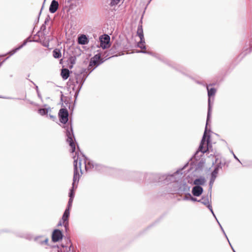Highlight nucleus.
I'll return each mask as SVG.
<instances>
[{
    "instance_id": "f257e3e1",
    "label": "nucleus",
    "mask_w": 252,
    "mask_h": 252,
    "mask_svg": "<svg viewBox=\"0 0 252 252\" xmlns=\"http://www.w3.org/2000/svg\"><path fill=\"white\" fill-rule=\"evenodd\" d=\"M207 89L208 91V95L209 98L208 100V107L206 127L198 150L196 151L195 154V156H196L200 152L201 153V155H200L201 156L202 154H204L208 150V143H206L205 138L206 136L207 127L209 120L211 117L212 112V107L211 106V96L215 95L216 92V90L215 88L209 89L208 86L207 87ZM207 142H208V141H207Z\"/></svg>"
},
{
    "instance_id": "f03ea898",
    "label": "nucleus",
    "mask_w": 252,
    "mask_h": 252,
    "mask_svg": "<svg viewBox=\"0 0 252 252\" xmlns=\"http://www.w3.org/2000/svg\"><path fill=\"white\" fill-rule=\"evenodd\" d=\"M179 173V171H176L172 175H159L157 174L149 173L145 175V179L153 182H159L162 180L164 181L165 183L169 182H178L175 176Z\"/></svg>"
},
{
    "instance_id": "7ed1b4c3",
    "label": "nucleus",
    "mask_w": 252,
    "mask_h": 252,
    "mask_svg": "<svg viewBox=\"0 0 252 252\" xmlns=\"http://www.w3.org/2000/svg\"><path fill=\"white\" fill-rule=\"evenodd\" d=\"M74 158V175H73V183H72V187L70 189L69 193V198H72L73 199L74 197V192L73 191L75 184L76 182H78L80 178V175L79 174V171L80 170L81 173H82L81 165V160L80 159V158L77 156V158L76 159V157L74 156L73 157Z\"/></svg>"
},
{
    "instance_id": "20e7f679",
    "label": "nucleus",
    "mask_w": 252,
    "mask_h": 252,
    "mask_svg": "<svg viewBox=\"0 0 252 252\" xmlns=\"http://www.w3.org/2000/svg\"><path fill=\"white\" fill-rule=\"evenodd\" d=\"M66 135L67 136V141L69 143L71 147V152L73 153L75 150V145L74 143L75 140L74 136L73 133V130L71 126L67 127L66 129Z\"/></svg>"
},
{
    "instance_id": "39448f33",
    "label": "nucleus",
    "mask_w": 252,
    "mask_h": 252,
    "mask_svg": "<svg viewBox=\"0 0 252 252\" xmlns=\"http://www.w3.org/2000/svg\"><path fill=\"white\" fill-rule=\"evenodd\" d=\"M198 202L201 203L204 205H206L207 207V208L209 209V210L211 211V212L212 213L214 217H215V215L214 213L212 205L211 204V192H210L209 196L207 195V196H203L201 199L198 200Z\"/></svg>"
},
{
    "instance_id": "423d86ee",
    "label": "nucleus",
    "mask_w": 252,
    "mask_h": 252,
    "mask_svg": "<svg viewBox=\"0 0 252 252\" xmlns=\"http://www.w3.org/2000/svg\"><path fill=\"white\" fill-rule=\"evenodd\" d=\"M100 46L103 49L110 46V37L108 35L104 34L99 37Z\"/></svg>"
},
{
    "instance_id": "0eeeda50",
    "label": "nucleus",
    "mask_w": 252,
    "mask_h": 252,
    "mask_svg": "<svg viewBox=\"0 0 252 252\" xmlns=\"http://www.w3.org/2000/svg\"><path fill=\"white\" fill-rule=\"evenodd\" d=\"M60 120L62 123L65 124L68 120V113L66 109L62 108L59 112Z\"/></svg>"
},
{
    "instance_id": "6e6552de",
    "label": "nucleus",
    "mask_w": 252,
    "mask_h": 252,
    "mask_svg": "<svg viewBox=\"0 0 252 252\" xmlns=\"http://www.w3.org/2000/svg\"><path fill=\"white\" fill-rule=\"evenodd\" d=\"M103 62V61H101L100 55L97 54L91 59L90 62L89 66H94L95 68L100 63H102Z\"/></svg>"
},
{
    "instance_id": "1a4fd4ad",
    "label": "nucleus",
    "mask_w": 252,
    "mask_h": 252,
    "mask_svg": "<svg viewBox=\"0 0 252 252\" xmlns=\"http://www.w3.org/2000/svg\"><path fill=\"white\" fill-rule=\"evenodd\" d=\"M87 77L86 72H82L76 75L75 79L77 84H79L78 88L79 90L81 88L83 83Z\"/></svg>"
},
{
    "instance_id": "9d476101",
    "label": "nucleus",
    "mask_w": 252,
    "mask_h": 252,
    "mask_svg": "<svg viewBox=\"0 0 252 252\" xmlns=\"http://www.w3.org/2000/svg\"><path fill=\"white\" fill-rule=\"evenodd\" d=\"M82 157L84 158V162L85 165V169L86 170H88L92 168H95V169H99V167L101 166L100 165L97 164L94 165L93 161L90 160L84 155L82 156Z\"/></svg>"
},
{
    "instance_id": "9b49d317",
    "label": "nucleus",
    "mask_w": 252,
    "mask_h": 252,
    "mask_svg": "<svg viewBox=\"0 0 252 252\" xmlns=\"http://www.w3.org/2000/svg\"><path fill=\"white\" fill-rule=\"evenodd\" d=\"M63 237L62 232L59 229H55L52 234V240L54 242H57L62 240Z\"/></svg>"
},
{
    "instance_id": "f8f14e48",
    "label": "nucleus",
    "mask_w": 252,
    "mask_h": 252,
    "mask_svg": "<svg viewBox=\"0 0 252 252\" xmlns=\"http://www.w3.org/2000/svg\"><path fill=\"white\" fill-rule=\"evenodd\" d=\"M175 185H177L178 188L174 189V190L179 192L188 191L189 190V187L186 184L183 183H176Z\"/></svg>"
},
{
    "instance_id": "ddd939ff",
    "label": "nucleus",
    "mask_w": 252,
    "mask_h": 252,
    "mask_svg": "<svg viewBox=\"0 0 252 252\" xmlns=\"http://www.w3.org/2000/svg\"><path fill=\"white\" fill-rule=\"evenodd\" d=\"M28 42H32V34H31L30 35V36L23 41V43L21 45H20L18 47H16V48L13 49L11 51H9L8 54H9L10 55V56L13 55L16 52H17L18 50H19L20 49L22 48L24 46H25Z\"/></svg>"
},
{
    "instance_id": "4468645a",
    "label": "nucleus",
    "mask_w": 252,
    "mask_h": 252,
    "mask_svg": "<svg viewBox=\"0 0 252 252\" xmlns=\"http://www.w3.org/2000/svg\"><path fill=\"white\" fill-rule=\"evenodd\" d=\"M121 50V44L118 42L115 43L110 50L109 51V54L112 55V57L117 56L115 54L119 52Z\"/></svg>"
},
{
    "instance_id": "2eb2a0df",
    "label": "nucleus",
    "mask_w": 252,
    "mask_h": 252,
    "mask_svg": "<svg viewBox=\"0 0 252 252\" xmlns=\"http://www.w3.org/2000/svg\"><path fill=\"white\" fill-rule=\"evenodd\" d=\"M69 214L70 210H69V208H66L62 217L63 223L66 229L68 225V219L69 218Z\"/></svg>"
},
{
    "instance_id": "dca6fc26",
    "label": "nucleus",
    "mask_w": 252,
    "mask_h": 252,
    "mask_svg": "<svg viewBox=\"0 0 252 252\" xmlns=\"http://www.w3.org/2000/svg\"><path fill=\"white\" fill-rule=\"evenodd\" d=\"M203 188L199 186H195L193 187L192 189V193L194 196H199L203 192Z\"/></svg>"
},
{
    "instance_id": "f3484780",
    "label": "nucleus",
    "mask_w": 252,
    "mask_h": 252,
    "mask_svg": "<svg viewBox=\"0 0 252 252\" xmlns=\"http://www.w3.org/2000/svg\"><path fill=\"white\" fill-rule=\"evenodd\" d=\"M59 7V3L56 0H53L49 7V11L51 13H55Z\"/></svg>"
},
{
    "instance_id": "a211bd4d",
    "label": "nucleus",
    "mask_w": 252,
    "mask_h": 252,
    "mask_svg": "<svg viewBox=\"0 0 252 252\" xmlns=\"http://www.w3.org/2000/svg\"><path fill=\"white\" fill-rule=\"evenodd\" d=\"M89 39L85 34H82L78 37V43L79 44L85 45L88 43Z\"/></svg>"
},
{
    "instance_id": "6ab92c4d",
    "label": "nucleus",
    "mask_w": 252,
    "mask_h": 252,
    "mask_svg": "<svg viewBox=\"0 0 252 252\" xmlns=\"http://www.w3.org/2000/svg\"><path fill=\"white\" fill-rule=\"evenodd\" d=\"M61 75L62 78L64 80H66L68 78L69 75V71L67 68H63L62 69Z\"/></svg>"
},
{
    "instance_id": "aec40b11",
    "label": "nucleus",
    "mask_w": 252,
    "mask_h": 252,
    "mask_svg": "<svg viewBox=\"0 0 252 252\" xmlns=\"http://www.w3.org/2000/svg\"><path fill=\"white\" fill-rule=\"evenodd\" d=\"M205 183V179L203 177H201L200 178L196 179L193 181V184L196 186L202 185L204 184Z\"/></svg>"
},
{
    "instance_id": "412c9836",
    "label": "nucleus",
    "mask_w": 252,
    "mask_h": 252,
    "mask_svg": "<svg viewBox=\"0 0 252 252\" xmlns=\"http://www.w3.org/2000/svg\"><path fill=\"white\" fill-rule=\"evenodd\" d=\"M137 34L141 40H143V38H144V37L142 25L138 26L137 31Z\"/></svg>"
},
{
    "instance_id": "4be33fe9",
    "label": "nucleus",
    "mask_w": 252,
    "mask_h": 252,
    "mask_svg": "<svg viewBox=\"0 0 252 252\" xmlns=\"http://www.w3.org/2000/svg\"><path fill=\"white\" fill-rule=\"evenodd\" d=\"M220 168V165H218L215 167V168L214 169L213 171L212 172L211 178L216 179V178L217 176V175L218 174V172H219V170Z\"/></svg>"
},
{
    "instance_id": "5701e85b",
    "label": "nucleus",
    "mask_w": 252,
    "mask_h": 252,
    "mask_svg": "<svg viewBox=\"0 0 252 252\" xmlns=\"http://www.w3.org/2000/svg\"><path fill=\"white\" fill-rule=\"evenodd\" d=\"M53 56L56 59H59L61 57V51L58 49H55L53 51Z\"/></svg>"
},
{
    "instance_id": "b1692460",
    "label": "nucleus",
    "mask_w": 252,
    "mask_h": 252,
    "mask_svg": "<svg viewBox=\"0 0 252 252\" xmlns=\"http://www.w3.org/2000/svg\"><path fill=\"white\" fill-rule=\"evenodd\" d=\"M35 240L39 241V243L41 244H45L48 245V239L46 237H40L38 239H36Z\"/></svg>"
},
{
    "instance_id": "393cba45",
    "label": "nucleus",
    "mask_w": 252,
    "mask_h": 252,
    "mask_svg": "<svg viewBox=\"0 0 252 252\" xmlns=\"http://www.w3.org/2000/svg\"><path fill=\"white\" fill-rule=\"evenodd\" d=\"M76 58L75 57L71 56L68 59V63L70 64L69 65V67L72 68L73 65L75 63Z\"/></svg>"
},
{
    "instance_id": "a878e982",
    "label": "nucleus",
    "mask_w": 252,
    "mask_h": 252,
    "mask_svg": "<svg viewBox=\"0 0 252 252\" xmlns=\"http://www.w3.org/2000/svg\"><path fill=\"white\" fill-rule=\"evenodd\" d=\"M137 46L138 47L140 48L141 49H146V45L144 38H143V40L140 39V41L138 42Z\"/></svg>"
},
{
    "instance_id": "bb28decb",
    "label": "nucleus",
    "mask_w": 252,
    "mask_h": 252,
    "mask_svg": "<svg viewBox=\"0 0 252 252\" xmlns=\"http://www.w3.org/2000/svg\"><path fill=\"white\" fill-rule=\"evenodd\" d=\"M38 113L41 115H44L48 113V110L45 108H41L38 110Z\"/></svg>"
},
{
    "instance_id": "cd10ccee",
    "label": "nucleus",
    "mask_w": 252,
    "mask_h": 252,
    "mask_svg": "<svg viewBox=\"0 0 252 252\" xmlns=\"http://www.w3.org/2000/svg\"><path fill=\"white\" fill-rule=\"evenodd\" d=\"M73 200V199H72V198H69V201L68 202V206L66 208H69V210H70V208L72 206V204Z\"/></svg>"
},
{
    "instance_id": "c85d7f7f",
    "label": "nucleus",
    "mask_w": 252,
    "mask_h": 252,
    "mask_svg": "<svg viewBox=\"0 0 252 252\" xmlns=\"http://www.w3.org/2000/svg\"><path fill=\"white\" fill-rule=\"evenodd\" d=\"M120 0H111L110 4L112 6L115 5L117 4L120 2Z\"/></svg>"
},
{
    "instance_id": "c756f323",
    "label": "nucleus",
    "mask_w": 252,
    "mask_h": 252,
    "mask_svg": "<svg viewBox=\"0 0 252 252\" xmlns=\"http://www.w3.org/2000/svg\"><path fill=\"white\" fill-rule=\"evenodd\" d=\"M35 89H36V93H37V95H38V97L41 99V94L39 92V91L38 90V88L37 86L35 85Z\"/></svg>"
},
{
    "instance_id": "7c9ffc66",
    "label": "nucleus",
    "mask_w": 252,
    "mask_h": 252,
    "mask_svg": "<svg viewBox=\"0 0 252 252\" xmlns=\"http://www.w3.org/2000/svg\"><path fill=\"white\" fill-rule=\"evenodd\" d=\"M189 197L190 200H191L192 201H198V200H197V198L192 197L190 193H189Z\"/></svg>"
},
{
    "instance_id": "2f4dec72",
    "label": "nucleus",
    "mask_w": 252,
    "mask_h": 252,
    "mask_svg": "<svg viewBox=\"0 0 252 252\" xmlns=\"http://www.w3.org/2000/svg\"><path fill=\"white\" fill-rule=\"evenodd\" d=\"M216 179H212V178H211L210 179V183H209V186H210V189H212V187L213 186V185L215 182Z\"/></svg>"
},
{
    "instance_id": "473e14b6",
    "label": "nucleus",
    "mask_w": 252,
    "mask_h": 252,
    "mask_svg": "<svg viewBox=\"0 0 252 252\" xmlns=\"http://www.w3.org/2000/svg\"><path fill=\"white\" fill-rule=\"evenodd\" d=\"M137 52H138V53H147V54H151V55H154V54H153L152 53L150 52H147V51H144V50H142V51H138Z\"/></svg>"
},
{
    "instance_id": "72a5a7b5",
    "label": "nucleus",
    "mask_w": 252,
    "mask_h": 252,
    "mask_svg": "<svg viewBox=\"0 0 252 252\" xmlns=\"http://www.w3.org/2000/svg\"><path fill=\"white\" fill-rule=\"evenodd\" d=\"M183 199L184 200H189V193L186 194L185 195V196L184 197Z\"/></svg>"
},
{
    "instance_id": "f704fd0d",
    "label": "nucleus",
    "mask_w": 252,
    "mask_h": 252,
    "mask_svg": "<svg viewBox=\"0 0 252 252\" xmlns=\"http://www.w3.org/2000/svg\"><path fill=\"white\" fill-rule=\"evenodd\" d=\"M220 229H221V231H222L223 233L224 234V235H225V237H226V239H227V240H228V242H229V244H230V245H231V244H230V243L229 242V240H228V238H227V236H226V234H225V232H224V230H223V228H220Z\"/></svg>"
},
{
    "instance_id": "c9c22d12",
    "label": "nucleus",
    "mask_w": 252,
    "mask_h": 252,
    "mask_svg": "<svg viewBox=\"0 0 252 252\" xmlns=\"http://www.w3.org/2000/svg\"><path fill=\"white\" fill-rule=\"evenodd\" d=\"M32 41H38V40L36 39V37L35 35L32 37Z\"/></svg>"
},
{
    "instance_id": "e433bc0d",
    "label": "nucleus",
    "mask_w": 252,
    "mask_h": 252,
    "mask_svg": "<svg viewBox=\"0 0 252 252\" xmlns=\"http://www.w3.org/2000/svg\"><path fill=\"white\" fill-rule=\"evenodd\" d=\"M49 117H50V118L51 119H52V120H54L55 119V118H56V117H55V116H53V115H49Z\"/></svg>"
},
{
    "instance_id": "4c0bfd02",
    "label": "nucleus",
    "mask_w": 252,
    "mask_h": 252,
    "mask_svg": "<svg viewBox=\"0 0 252 252\" xmlns=\"http://www.w3.org/2000/svg\"><path fill=\"white\" fill-rule=\"evenodd\" d=\"M232 153L233 154V156L234 157V158L237 159L238 161H239V162H240V161L239 160V159L237 158V157L234 155V154L233 153V152L232 151Z\"/></svg>"
},
{
    "instance_id": "58836bf2",
    "label": "nucleus",
    "mask_w": 252,
    "mask_h": 252,
    "mask_svg": "<svg viewBox=\"0 0 252 252\" xmlns=\"http://www.w3.org/2000/svg\"><path fill=\"white\" fill-rule=\"evenodd\" d=\"M214 217L216 218V220H217V222H218V223H219V225H220V228H222V226H221V225H220V222H219V221L216 218V216H215V217Z\"/></svg>"
},
{
    "instance_id": "ea45409f",
    "label": "nucleus",
    "mask_w": 252,
    "mask_h": 252,
    "mask_svg": "<svg viewBox=\"0 0 252 252\" xmlns=\"http://www.w3.org/2000/svg\"><path fill=\"white\" fill-rule=\"evenodd\" d=\"M214 217L216 218V220H217V222H218V223H219V225H220V228H222V226H221V225H220V222H219V221L216 218V216H215V217Z\"/></svg>"
},
{
    "instance_id": "a19ab883",
    "label": "nucleus",
    "mask_w": 252,
    "mask_h": 252,
    "mask_svg": "<svg viewBox=\"0 0 252 252\" xmlns=\"http://www.w3.org/2000/svg\"><path fill=\"white\" fill-rule=\"evenodd\" d=\"M30 74H29V75H28V77H27V79L28 80H29L30 82H32V81L31 80V79H30Z\"/></svg>"
},
{
    "instance_id": "79ce46f5",
    "label": "nucleus",
    "mask_w": 252,
    "mask_h": 252,
    "mask_svg": "<svg viewBox=\"0 0 252 252\" xmlns=\"http://www.w3.org/2000/svg\"><path fill=\"white\" fill-rule=\"evenodd\" d=\"M62 225V222L61 221H59L58 224V226H61Z\"/></svg>"
},
{
    "instance_id": "37998d69",
    "label": "nucleus",
    "mask_w": 252,
    "mask_h": 252,
    "mask_svg": "<svg viewBox=\"0 0 252 252\" xmlns=\"http://www.w3.org/2000/svg\"><path fill=\"white\" fill-rule=\"evenodd\" d=\"M230 246L231 247V248L232 249V250H233V252H235V251L234 250V249H233V248H232V246H231V245H230Z\"/></svg>"
},
{
    "instance_id": "c03bdc74",
    "label": "nucleus",
    "mask_w": 252,
    "mask_h": 252,
    "mask_svg": "<svg viewBox=\"0 0 252 252\" xmlns=\"http://www.w3.org/2000/svg\"><path fill=\"white\" fill-rule=\"evenodd\" d=\"M43 7L41 8V10H40V13L41 12V10L42 9Z\"/></svg>"
},
{
    "instance_id": "a18cd8bd",
    "label": "nucleus",
    "mask_w": 252,
    "mask_h": 252,
    "mask_svg": "<svg viewBox=\"0 0 252 252\" xmlns=\"http://www.w3.org/2000/svg\"><path fill=\"white\" fill-rule=\"evenodd\" d=\"M70 247H71V246H69V247L68 248V249H69V250H70Z\"/></svg>"
}]
</instances>
